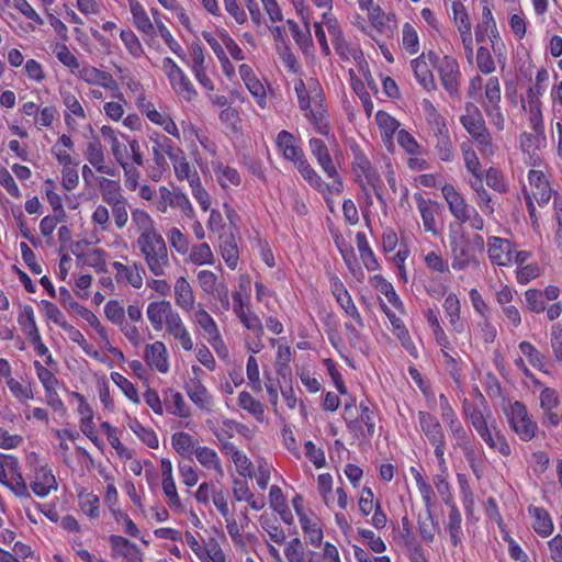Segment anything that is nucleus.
I'll use <instances>...</instances> for the list:
<instances>
[{
  "label": "nucleus",
  "instance_id": "1",
  "mask_svg": "<svg viewBox=\"0 0 562 562\" xmlns=\"http://www.w3.org/2000/svg\"><path fill=\"white\" fill-rule=\"evenodd\" d=\"M146 316L156 331L164 329V337L175 341L184 351L194 348L192 335L180 313L167 300L154 301L147 305Z\"/></svg>",
  "mask_w": 562,
  "mask_h": 562
},
{
  "label": "nucleus",
  "instance_id": "2",
  "mask_svg": "<svg viewBox=\"0 0 562 562\" xmlns=\"http://www.w3.org/2000/svg\"><path fill=\"white\" fill-rule=\"evenodd\" d=\"M299 105L305 112V116L313 124L317 133L329 136L330 126L324 106V92L317 80L310 79L306 82L299 79L294 85Z\"/></svg>",
  "mask_w": 562,
  "mask_h": 562
},
{
  "label": "nucleus",
  "instance_id": "3",
  "mask_svg": "<svg viewBox=\"0 0 562 562\" xmlns=\"http://www.w3.org/2000/svg\"><path fill=\"white\" fill-rule=\"evenodd\" d=\"M136 247L148 270L157 278L166 276L170 268L167 244L160 233L147 237H137Z\"/></svg>",
  "mask_w": 562,
  "mask_h": 562
},
{
  "label": "nucleus",
  "instance_id": "4",
  "mask_svg": "<svg viewBox=\"0 0 562 562\" xmlns=\"http://www.w3.org/2000/svg\"><path fill=\"white\" fill-rule=\"evenodd\" d=\"M175 176L178 181H187L193 198L199 203L202 211L206 212L211 207V195L202 186V181L196 169L189 162L184 151L177 154L172 161Z\"/></svg>",
  "mask_w": 562,
  "mask_h": 562
},
{
  "label": "nucleus",
  "instance_id": "5",
  "mask_svg": "<svg viewBox=\"0 0 562 562\" xmlns=\"http://www.w3.org/2000/svg\"><path fill=\"white\" fill-rule=\"evenodd\" d=\"M460 122L471 137L482 147L484 154L493 153L492 136L477 105L472 102L465 103L464 114L461 115Z\"/></svg>",
  "mask_w": 562,
  "mask_h": 562
},
{
  "label": "nucleus",
  "instance_id": "6",
  "mask_svg": "<svg viewBox=\"0 0 562 562\" xmlns=\"http://www.w3.org/2000/svg\"><path fill=\"white\" fill-rule=\"evenodd\" d=\"M324 25L327 27V31L331 37L333 44L335 46L336 52L340 55V57L345 60H349L350 49L346 41L341 37V32L338 26V23L335 19L329 16L327 13H323V19L321 22H315V36L323 49V52L328 55L329 46L326 40Z\"/></svg>",
  "mask_w": 562,
  "mask_h": 562
},
{
  "label": "nucleus",
  "instance_id": "7",
  "mask_svg": "<svg viewBox=\"0 0 562 562\" xmlns=\"http://www.w3.org/2000/svg\"><path fill=\"white\" fill-rule=\"evenodd\" d=\"M505 414L510 428L521 440L529 441L536 436L538 430L537 424L529 418L525 404L516 401L505 408Z\"/></svg>",
  "mask_w": 562,
  "mask_h": 562
},
{
  "label": "nucleus",
  "instance_id": "8",
  "mask_svg": "<svg viewBox=\"0 0 562 562\" xmlns=\"http://www.w3.org/2000/svg\"><path fill=\"white\" fill-rule=\"evenodd\" d=\"M161 69L168 77L173 91L186 101H193L198 92L184 71L170 58L165 57Z\"/></svg>",
  "mask_w": 562,
  "mask_h": 562
},
{
  "label": "nucleus",
  "instance_id": "9",
  "mask_svg": "<svg viewBox=\"0 0 562 562\" xmlns=\"http://www.w3.org/2000/svg\"><path fill=\"white\" fill-rule=\"evenodd\" d=\"M427 57L432 66L438 70L440 81L449 94L452 95L457 93L459 88L458 78L460 76L457 60L448 55L440 57L434 52H429Z\"/></svg>",
  "mask_w": 562,
  "mask_h": 562
},
{
  "label": "nucleus",
  "instance_id": "10",
  "mask_svg": "<svg viewBox=\"0 0 562 562\" xmlns=\"http://www.w3.org/2000/svg\"><path fill=\"white\" fill-rule=\"evenodd\" d=\"M353 177H356L355 180L359 182L362 191L367 196H370L372 192L380 196L376 189L379 176L375 169L371 166V162L368 160V158L362 153H358L355 148Z\"/></svg>",
  "mask_w": 562,
  "mask_h": 562
},
{
  "label": "nucleus",
  "instance_id": "11",
  "mask_svg": "<svg viewBox=\"0 0 562 562\" xmlns=\"http://www.w3.org/2000/svg\"><path fill=\"white\" fill-rule=\"evenodd\" d=\"M310 149L312 155L316 158L319 166L326 172V175L333 179V183L330 187H328V189L331 192L340 193L342 191V183L340 179H338L337 177V171L335 169V166L333 165L327 146L324 144L322 139L311 138Z\"/></svg>",
  "mask_w": 562,
  "mask_h": 562
},
{
  "label": "nucleus",
  "instance_id": "12",
  "mask_svg": "<svg viewBox=\"0 0 562 562\" xmlns=\"http://www.w3.org/2000/svg\"><path fill=\"white\" fill-rule=\"evenodd\" d=\"M358 5L362 11L368 12V18L378 32L387 36L393 34L396 29L394 14H385L381 8L374 3V0H359Z\"/></svg>",
  "mask_w": 562,
  "mask_h": 562
},
{
  "label": "nucleus",
  "instance_id": "13",
  "mask_svg": "<svg viewBox=\"0 0 562 562\" xmlns=\"http://www.w3.org/2000/svg\"><path fill=\"white\" fill-rule=\"evenodd\" d=\"M149 139L153 143V160L159 168H165L167 165L165 156H168L170 161H172L177 158V154L183 151L180 147L176 146L169 137L159 132H153L149 135Z\"/></svg>",
  "mask_w": 562,
  "mask_h": 562
},
{
  "label": "nucleus",
  "instance_id": "14",
  "mask_svg": "<svg viewBox=\"0 0 562 562\" xmlns=\"http://www.w3.org/2000/svg\"><path fill=\"white\" fill-rule=\"evenodd\" d=\"M75 75L90 86H99L110 91H117L119 83L113 76L89 64H81Z\"/></svg>",
  "mask_w": 562,
  "mask_h": 562
},
{
  "label": "nucleus",
  "instance_id": "15",
  "mask_svg": "<svg viewBox=\"0 0 562 562\" xmlns=\"http://www.w3.org/2000/svg\"><path fill=\"white\" fill-rule=\"evenodd\" d=\"M452 13L453 21L460 32V36L462 40V44L464 46L467 57L470 60L473 56V43L469 14L465 10L464 4L461 1L452 2Z\"/></svg>",
  "mask_w": 562,
  "mask_h": 562
},
{
  "label": "nucleus",
  "instance_id": "16",
  "mask_svg": "<svg viewBox=\"0 0 562 562\" xmlns=\"http://www.w3.org/2000/svg\"><path fill=\"white\" fill-rule=\"evenodd\" d=\"M358 506L363 516H368L373 512L371 524L382 529L386 525V516L382 512L379 499L374 498V494L370 487H363L359 495Z\"/></svg>",
  "mask_w": 562,
  "mask_h": 562
},
{
  "label": "nucleus",
  "instance_id": "17",
  "mask_svg": "<svg viewBox=\"0 0 562 562\" xmlns=\"http://www.w3.org/2000/svg\"><path fill=\"white\" fill-rule=\"evenodd\" d=\"M112 267L115 271V280L119 283L130 284L134 289L143 286L145 270L140 262L134 261L132 265H124L120 261H114Z\"/></svg>",
  "mask_w": 562,
  "mask_h": 562
},
{
  "label": "nucleus",
  "instance_id": "18",
  "mask_svg": "<svg viewBox=\"0 0 562 562\" xmlns=\"http://www.w3.org/2000/svg\"><path fill=\"white\" fill-rule=\"evenodd\" d=\"M441 191L452 215L462 223L469 221L473 209L467 204L465 200L456 188L447 183L442 187Z\"/></svg>",
  "mask_w": 562,
  "mask_h": 562
},
{
  "label": "nucleus",
  "instance_id": "19",
  "mask_svg": "<svg viewBox=\"0 0 562 562\" xmlns=\"http://www.w3.org/2000/svg\"><path fill=\"white\" fill-rule=\"evenodd\" d=\"M109 543L114 557H122L126 562H143V552L140 549L128 539L111 535Z\"/></svg>",
  "mask_w": 562,
  "mask_h": 562
},
{
  "label": "nucleus",
  "instance_id": "20",
  "mask_svg": "<svg viewBox=\"0 0 562 562\" xmlns=\"http://www.w3.org/2000/svg\"><path fill=\"white\" fill-rule=\"evenodd\" d=\"M144 359L146 363L160 373L169 371L168 350L162 341H155L145 346Z\"/></svg>",
  "mask_w": 562,
  "mask_h": 562
},
{
  "label": "nucleus",
  "instance_id": "21",
  "mask_svg": "<svg viewBox=\"0 0 562 562\" xmlns=\"http://www.w3.org/2000/svg\"><path fill=\"white\" fill-rule=\"evenodd\" d=\"M173 293L175 303L182 312L189 314L198 307L195 306V294L193 288L186 277H179L176 279Z\"/></svg>",
  "mask_w": 562,
  "mask_h": 562
},
{
  "label": "nucleus",
  "instance_id": "22",
  "mask_svg": "<svg viewBox=\"0 0 562 562\" xmlns=\"http://www.w3.org/2000/svg\"><path fill=\"white\" fill-rule=\"evenodd\" d=\"M85 156L89 164L94 167L98 172L111 177L115 175V168L105 164L104 149L98 138H94L87 144Z\"/></svg>",
  "mask_w": 562,
  "mask_h": 562
},
{
  "label": "nucleus",
  "instance_id": "23",
  "mask_svg": "<svg viewBox=\"0 0 562 562\" xmlns=\"http://www.w3.org/2000/svg\"><path fill=\"white\" fill-rule=\"evenodd\" d=\"M488 257L493 263L508 266L513 262V245L509 240L492 237L488 240Z\"/></svg>",
  "mask_w": 562,
  "mask_h": 562
},
{
  "label": "nucleus",
  "instance_id": "24",
  "mask_svg": "<svg viewBox=\"0 0 562 562\" xmlns=\"http://www.w3.org/2000/svg\"><path fill=\"white\" fill-rule=\"evenodd\" d=\"M31 488L38 497H46L53 490H57V482L52 470L46 467L36 469Z\"/></svg>",
  "mask_w": 562,
  "mask_h": 562
},
{
  "label": "nucleus",
  "instance_id": "25",
  "mask_svg": "<svg viewBox=\"0 0 562 562\" xmlns=\"http://www.w3.org/2000/svg\"><path fill=\"white\" fill-rule=\"evenodd\" d=\"M451 266L454 270H464L472 262H476L471 245L461 239H456L451 243Z\"/></svg>",
  "mask_w": 562,
  "mask_h": 562
},
{
  "label": "nucleus",
  "instance_id": "26",
  "mask_svg": "<svg viewBox=\"0 0 562 562\" xmlns=\"http://www.w3.org/2000/svg\"><path fill=\"white\" fill-rule=\"evenodd\" d=\"M299 520L305 540L314 547H319L324 537L319 519L315 516H307L304 512H299Z\"/></svg>",
  "mask_w": 562,
  "mask_h": 562
},
{
  "label": "nucleus",
  "instance_id": "27",
  "mask_svg": "<svg viewBox=\"0 0 562 562\" xmlns=\"http://www.w3.org/2000/svg\"><path fill=\"white\" fill-rule=\"evenodd\" d=\"M418 422L420 430L430 443L440 442L439 440L446 438L442 426L436 416L431 415L430 413L420 411L418 413Z\"/></svg>",
  "mask_w": 562,
  "mask_h": 562
},
{
  "label": "nucleus",
  "instance_id": "28",
  "mask_svg": "<svg viewBox=\"0 0 562 562\" xmlns=\"http://www.w3.org/2000/svg\"><path fill=\"white\" fill-rule=\"evenodd\" d=\"M127 2L136 29L145 35H155V26L142 3L138 0H127Z\"/></svg>",
  "mask_w": 562,
  "mask_h": 562
},
{
  "label": "nucleus",
  "instance_id": "29",
  "mask_svg": "<svg viewBox=\"0 0 562 562\" xmlns=\"http://www.w3.org/2000/svg\"><path fill=\"white\" fill-rule=\"evenodd\" d=\"M198 462L206 470L214 471L218 476H224V469L217 452L206 446H200L194 453Z\"/></svg>",
  "mask_w": 562,
  "mask_h": 562
},
{
  "label": "nucleus",
  "instance_id": "30",
  "mask_svg": "<svg viewBox=\"0 0 562 562\" xmlns=\"http://www.w3.org/2000/svg\"><path fill=\"white\" fill-rule=\"evenodd\" d=\"M237 405L243 411L247 412L258 423L266 420L265 405L257 398H255L249 392L241 391L237 397Z\"/></svg>",
  "mask_w": 562,
  "mask_h": 562
},
{
  "label": "nucleus",
  "instance_id": "31",
  "mask_svg": "<svg viewBox=\"0 0 562 562\" xmlns=\"http://www.w3.org/2000/svg\"><path fill=\"white\" fill-rule=\"evenodd\" d=\"M416 202L425 231L437 235L438 231L436 227L435 214L439 210L438 203L426 201L420 194L416 196Z\"/></svg>",
  "mask_w": 562,
  "mask_h": 562
},
{
  "label": "nucleus",
  "instance_id": "32",
  "mask_svg": "<svg viewBox=\"0 0 562 562\" xmlns=\"http://www.w3.org/2000/svg\"><path fill=\"white\" fill-rule=\"evenodd\" d=\"M192 319L202 329L206 340L211 337L216 338L217 334L221 333L215 319L201 304H198V307L193 311Z\"/></svg>",
  "mask_w": 562,
  "mask_h": 562
},
{
  "label": "nucleus",
  "instance_id": "33",
  "mask_svg": "<svg viewBox=\"0 0 562 562\" xmlns=\"http://www.w3.org/2000/svg\"><path fill=\"white\" fill-rule=\"evenodd\" d=\"M72 254L77 257L78 263L81 266L91 267L97 272H104L106 270V254L101 248H93L82 254L74 249Z\"/></svg>",
  "mask_w": 562,
  "mask_h": 562
},
{
  "label": "nucleus",
  "instance_id": "34",
  "mask_svg": "<svg viewBox=\"0 0 562 562\" xmlns=\"http://www.w3.org/2000/svg\"><path fill=\"white\" fill-rule=\"evenodd\" d=\"M375 121L380 128L381 136L386 146H393V136L400 127V122L385 111H378Z\"/></svg>",
  "mask_w": 562,
  "mask_h": 562
},
{
  "label": "nucleus",
  "instance_id": "35",
  "mask_svg": "<svg viewBox=\"0 0 562 562\" xmlns=\"http://www.w3.org/2000/svg\"><path fill=\"white\" fill-rule=\"evenodd\" d=\"M277 146L283 157L292 162L296 161L304 154L302 149L295 145L294 136L288 131H281L277 136Z\"/></svg>",
  "mask_w": 562,
  "mask_h": 562
},
{
  "label": "nucleus",
  "instance_id": "36",
  "mask_svg": "<svg viewBox=\"0 0 562 562\" xmlns=\"http://www.w3.org/2000/svg\"><path fill=\"white\" fill-rule=\"evenodd\" d=\"M98 187L103 203L106 205L119 200L126 199L119 181L101 177L98 179Z\"/></svg>",
  "mask_w": 562,
  "mask_h": 562
},
{
  "label": "nucleus",
  "instance_id": "37",
  "mask_svg": "<svg viewBox=\"0 0 562 562\" xmlns=\"http://www.w3.org/2000/svg\"><path fill=\"white\" fill-rule=\"evenodd\" d=\"M131 217L138 232L137 237H147L159 233L155 226L153 217L145 210L133 209Z\"/></svg>",
  "mask_w": 562,
  "mask_h": 562
},
{
  "label": "nucleus",
  "instance_id": "38",
  "mask_svg": "<svg viewBox=\"0 0 562 562\" xmlns=\"http://www.w3.org/2000/svg\"><path fill=\"white\" fill-rule=\"evenodd\" d=\"M212 166L216 180L223 189H226L229 186L237 187L240 184L241 178L235 168L226 166L221 161H213Z\"/></svg>",
  "mask_w": 562,
  "mask_h": 562
},
{
  "label": "nucleus",
  "instance_id": "39",
  "mask_svg": "<svg viewBox=\"0 0 562 562\" xmlns=\"http://www.w3.org/2000/svg\"><path fill=\"white\" fill-rule=\"evenodd\" d=\"M171 445L181 457H191L200 447L198 440L192 435L184 431L175 432L171 436Z\"/></svg>",
  "mask_w": 562,
  "mask_h": 562
},
{
  "label": "nucleus",
  "instance_id": "40",
  "mask_svg": "<svg viewBox=\"0 0 562 562\" xmlns=\"http://www.w3.org/2000/svg\"><path fill=\"white\" fill-rule=\"evenodd\" d=\"M529 513L535 518V522L532 525L535 531L542 537L551 535L553 530V524L548 512L540 507L530 506Z\"/></svg>",
  "mask_w": 562,
  "mask_h": 562
},
{
  "label": "nucleus",
  "instance_id": "41",
  "mask_svg": "<svg viewBox=\"0 0 562 562\" xmlns=\"http://www.w3.org/2000/svg\"><path fill=\"white\" fill-rule=\"evenodd\" d=\"M360 417L353 420V424H358V428L363 437H370L374 432L375 427V414L370 407V403L360 404Z\"/></svg>",
  "mask_w": 562,
  "mask_h": 562
},
{
  "label": "nucleus",
  "instance_id": "42",
  "mask_svg": "<svg viewBox=\"0 0 562 562\" xmlns=\"http://www.w3.org/2000/svg\"><path fill=\"white\" fill-rule=\"evenodd\" d=\"M484 442L494 450H497L502 456L508 457L512 452L506 438L496 429L494 425H491L490 431L481 437Z\"/></svg>",
  "mask_w": 562,
  "mask_h": 562
},
{
  "label": "nucleus",
  "instance_id": "43",
  "mask_svg": "<svg viewBox=\"0 0 562 562\" xmlns=\"http://www.w3.org/2000/svg\"><path fill=\"white\" fill-rule=\"evenodd\" d=\"M60 97L63 100V104L67 109V113L65 115V121L67 125H70V115L72 114L78 119L85 120L86 112L79 101V99L70 91L63 90L60 91Z\"/></svg>",
  "mask_w": 562,
  "mask_h": 562
},
{
  "label": "nucleus",
  "instance_id": "44",
  "mask_svg": "<svg viewBox=\"0 0 562 562\" xmlns=\"http://www.w3.org/2000/svg\"><path fill=\"white\" fill-rule=\"evenodd\" d=\"M411 65H412V68H413V71L415 74L417 81L426 90L434 89L436 83H435L434 76L428 67V64L419 57V58L413 59Z\"/></svg>",
  "mask_w": 562,
  "mask_h": 562
},
{
  "label": "nucleus",
  "instance_id": "45",
  "mask_svg": "<svg viewBox=\"0 0 562 562\" xmlns=\"http://www.w3.org/2000/svg\"><path fill=\"white\" fill-rule=\"evenodd\" d=\"M427 124L432 132L434 136H438L448 132L445 119L437 112L431 102L425 101Z\"/></svg>",
  "mask_w": 562,
  "mask_h": 562
},
{
  "label": "nucleus",
  "instance_id": "46",
  "mask_svg": "<svg viewBox=\"0 0 562 562\" xmlns=\"http://www.w3.org/2000/svg\"><path fill=\"white\" fill-rule=\"evenodd\" d=\"M165 402L167 404V409L170 414L180 417L189 416V411L187 408L184 398L180 392L175 391L172 389L168 390L165 394Z\"/></svg>",
  "mask_w": 562,
  "mask_h": 562
},
{
  "label": "nucleus",
  "instance_id": "47",
  "mask_svg": "<svg viewBox=\"0 0 562 562\" xmlns=\"http://www.w3.org/2000/svg\"><path fill=\"white\" fill-rule=\"evenodd\" d=\"M443 308L454 330L459 333L463 331L464 326L462 323H460V301L456 294L450 293L446 297L443 302Z\"/></svg>",
  "mask_w": 562,
  "mask_h": 562
},
{
  "label": "nucleus",
  "instance_id": "48",
  "mask_svg": "<svg viewBox=\"0 0 562 562\" xmlns=\"http://www.w3.org/2000/svg\"><path fill=\"white\" fill-rule=\"evenodd\" d=\"M128 428L149 448L159 446L158 437L154 430L144 427L136 418H128Z\"/></svg>",
  "mask_w": 562,
  "mask_h": 562
},
{
  "label": "nucleus",
  "instance_id": "49",
  "mask_svg": "<svg viewBox=\"0 0 562 562\" xmlns=\"http://www.w3.org/2000/svg\"><path fill=\"white\" fill-rule=\"evenodd\" d=\"M460 449L463 451L464 458L476 479L480 480L483 475L484 462L480 457L479 451L475 449L472 441H469L465 446H461Z\"/></svg>",
  "mask_w": 562,
  "mask_h": 562
},
{
  "label": "nucleus",
  "instance_id": "50",
  "mask_svg": "<svg viewBox=\"0 0 562 562\" xmlns=\"http://www.w3.org/2000/svg\"><path fill=\"white\" fill-rule=\"evenodd\" d=\"M299 14L302 18V21L306 27V32L301 31L297 23H295L293 20H288L289 29L292 33L293 38L299 45H304L310 42L311 40V32H310V15L306 10L300 9L297 10Z\"/></svg>",
  "mask_w": 562,
  "mask_h": 562
},
{
  "label": "nucleus",
  "instance_id": "51",
  "mask_svg": "<svg viewBox=\"0 0 562 562\" xmlns=\"http://www.w3.org/2000/svg\"><path fill=\"white\" fill-rule=\"evenodd\" d=\"M462 517L459 509L456 505H451L449 516H448V531L450 535L451 542L454 547H457L461 542L462 528H461Z\"/></svg>",
  "mask_w": 562,
  "mask_h": 562
},
{
  "label": "nucleus",
  "instance_id": "52",
  "mask_svg": "<svg viewBox=\"0 0 562 562\" xmlns=\"http://www.w3.org/2000/svg\"><path fill=\"white\" fill-rule=\"evenodd\" d=\"M189 258L190 261L196 266L214 263V255L207 243H201L193 246Z\"/></svg>",
  "mask_w": 562,
  "mask_h": 562
},
{
  "label": "nucleus",
  "instance_id": "53",
  "mask_svg": "<svg viewBox=\"0 0 562 562\" xmlns=\"http://www.w3.org/2000/svg\"><path fill=\"white\" fill-rule=\"evenodd\" d=\"M294 166L297 168L302 177L310 182L311 186L314 188L322 190L324 187V182L322 181L321 177L315 172V170L312 168V166L306 160L305 156L303 155L301 158H299L296 161L293 162Z\"/></svg>",
  "mask_w": 562,
  "mask_h": 562
},
{
  "label": "nucleus",
  "instance_id": "54",
  "mask_svg": "<svg viewBox=\"0 0 562 562\" xmlns=\"http://www.w3.org/2000/svg\"><path fill=\"white\" fill-rule=\"evenodd\" d=\"M111 209L114 225L117 229H122L128 222V201L127 199L119 200L108 204Z\"/></svg>",
  "mask_w": 562,
  "mask_h": 562
},
{
  "label": "nucleus",
  "instance_id": "55",
  "mask_svg": "<svg viewBox=\"0 0 562 562\" xmlns=\"http://www.w3.org/2000/svg\"><path fill=\"white\" fill-rule=\"evenodd\" d=\"M485 99L482 103L483 109L497 106L501 103V86L497 77H491L485 85Z\"/></svg>",
  "mask_w": 562,
  "mask_h": 562
},
{
  "label": "nucleus",
  "instance_id": "56",
  "mask_svg": "<svg viewBox=\"0 0 562 562\" xmlns=\"http://www.w3.org/2000/svg\"><path fill=\"white\" fill-rule=\"evenodd\" d=\"M190 400L200 408H209L211 405V397L205 386L200 382H193L187 389Z\"/></svg>",
  "mask_w": 562,
  "mask_h": 562
},
{
  "label": "nucleus",
  "instance_id": "57",
  "mask_svg": "<svg viewBox=\"0 0 562 562\" xmlns=\"http://www.w3.org/2000/svg\"><path fill=\"white\" fill-rule=\"evenodd\" d=\"M79 505L81 510L91 519L100 516V498L93 493H85L79 495Z\"/></svg>",
  "mask_w": 562,
  "mask_h": 562
},
{
  "label": "nucleus",
  "instance_id": "58",
  "mask_svg": "<svg viewBox=\"0 0 562 562\" xmlns=\"http://www.w3.org/2000/svg\"><path fill=\"white\" fill-rule=\"evenodd\" d=\"M236 316L248 330H251L255 334L256 337L263 336L262 323L258 315L251 311V307H247V310L240 312Z\"/></svg>",
  "mask_w": 562,
  "mask_h": 562
},
{
  "label": "nucleus",
  "instance_id": "59",
  "mask_svg": "<svg viewBox=\"0 0 562 562\" xmlns=\"http://www.w3.org/2000/svg\"><path fill=\"white\" fill-rule=\"evenodd\" d=\"M113 98L119 101H110L103 105V111L105 115L112 121H120L124 115L123 103H125V99L123 93L117 89V91H113Z\"/></svg>",
  "mask_w": 562,
  "mask_h": 562
},
{
  "label": "nucleus",
  "instance_id": "60",
  "mask_svg": "<svg viewBox=\"0 0 562 562\" xmlns=\"http://www.w3.org/2000/svg\"><path fill=\"white\" fill-rule=\"evenodd\" d=\"M519 350L524 356H526L529 359L530 363L535 368L544 371L546 356L541 353L538 349H536L532 344H530L529 341H521L519 344Z\"/></svg>",
  "mask_w": 562,
  "mask_h": 562
},
{
  "label": "nucleus",
  "instance_id": "61",
  "mask_svg": "<svg viewBox=\"0 0 562 562\" xmlns=\"http://www.w3.org/2000/svg\"><path fill=\"white\" fill-rule=\"evenodd\" d=\"M198 283L201 290L207 295H212L214 291L224 283L220 281L217 276L210 270H201L196 276Z\"/></svg>",
  "mask_w": 562,
  "mask_h": 562
},
{
  "label": "nucleus",
  "instance_id": "62",
  "mask_svg": "<svg viewBox=\"0 0 562 562\" xmlns=\"http://www.w3.org/2000/svg\"><path fill=\"white\" fill-rule=\"evenodd\" d=\"M57 59L65 66L68 67L72 74H75L81 64L77 57L68 49L66 44H56L54 48Z\"/></svg>",
  "mask_w": 562,
  "mask_h": 562
},
{
  "label": "nucleus",
  "instance_id": "63",
  "mask_svg": "<svg viewBox=\"0 0 562 562\" xmlns=\"http://www.w3.org/2000/svg\"><path fill=\"white\" fill-rule=\"evenodd\" d=\"M91 222L101 232H109L111 228V215L109 206L104 204H98L91 214Z\"/></svg>",
  "mask_w": 562,
  "mask_h": 562
},
{
  "label": "nucleus",
  "instance_id": "64",
  "mask_svg": "<svg viewBox=\"0 0 562 562\" xmlns=\"http://www.w3.org/2000/svg\"><path fill=\"white\" fill-rule=\"evenodd\" d=\"M402 33H403V38H402L403 48L411 55L418 53L419 41H418L417 32L414 29V26L409 23H405L403 25Z\"/></svg>",
  "mask_w": 562,
  "mask_h": 562
}]
</instances>
